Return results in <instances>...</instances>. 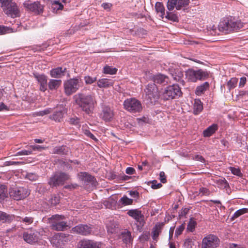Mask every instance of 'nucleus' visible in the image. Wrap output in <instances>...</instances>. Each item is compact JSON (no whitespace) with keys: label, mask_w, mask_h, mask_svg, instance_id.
Here are the masks:
<instances>
[{"label":"nucleus","mask_w":248,"mask_h":248,"mask_svg":"<svg viewBox=\"0 0 248 248\" xmlns=\"http://www.w3.org/2000/svg\"><path fill=\"white\" fill-rule=\"evenodd\" d=\"M77 104L87 114L93 113L97 102L95 96L92 94L79 93L75 95Z\"/></svg>","instance_id":"1"},{"label":"nucleus","mask_w":248,"mask_h":248,"mask_svg":"<svg viewBox=\"0 0 248 248\" xmlns=\"http://www.w3.org/2000/svg\"><path fill=\"white\" fill-rule=\"evenodd\" d=\"M30 194L29 189L23 187H19L8 192L7 186L1 185V200L8 198L9 196L15 200H21L28 197Z\"/></svg>","instance_id":"2"},{"label":"nucleus","mask_w":248,"mask_h":248,"mask_svg":"<svg viewBox=\"0 0 248 248\" xmlns=\"http://www.w3.org/2000/svg\"><path fill=\"white\" fill-rule=\"evenodd\" d=\"M243 27V23L239 20L226 18L219 22L218 30L219 31L227 34L232 31L239 30Z\"/></svg>","instance_id":"3"},{"label":"nucleus","mask_w":248,"mask_h":248,"mask_svg":"<svg viewBox=\"0 0 248 248\" xmlns=\"http://www.w3.org/2000/svg\"><path fill=\"white\" fill-rule=\"evenodd\" d=\"M1 7L6 15L12 18H16L20 16L19 7L13 0H1Z\"/></svg>","instance_id":"4"},{"label":"nucleus","mask_w":248,"mask_h":248,"mask_svg":"<svg viewBox=\"0 0 248 248\" xmlns=\"http://www.w3.org/2000/svg\"><path fill=\"white\" fill-rule=\"evenodd\" d=\"M70 178V176L67 173L62 171L56 172L49 178L48 184L51 187H57L64 185Z\"/></svg>","instance_id":"5"},{"label":"nucleus","mask_w":248,"mask_h":248,"mask_svg":"<svg viewBox=\"0 0 248 248\" xmlns=\"http://www.w3.org/2000/svg\"><path fill=\"white\" fill-rule=\"evenodd\" d=\"M65 217L62 215H55L49 218L51 221V229L57 231H63L70 228L66 222L62 221Z\"/></svg>","instance_id":"6"},{"label":"nucleus","mask_w":248,"mask_h":248,"mask_svg":"<svg viewBox=\"0 0 248 248\" xmlns=\"http://www.w3.org/2000/svg\"><path fill=\"white\" fill-rule=\"evenodd\" d=\"M185 75L188 81L192 82H196L198 80H204L209 76L207 72L202 69L195 70L193 69H188L186 71Z\"/></svg>","instance_id":"7"},{"label":"nucleus","mask_w":248,"mask_h":248,"mask_svg":"<svg viewBox=\"0 0 248 248\" xmlns=\"http://www.w3.org/2000/svg\"><path fill=\"white\" fill-rule=\"evenodd\" d=\"M182 94L180 87L177 84H173L165 89L162 96L165 100H170L179 97Z\"/></svg>","instance_id":"8"},{"label":"nucleus","mask_w":248,"mask_h":248,"mask_svg":"<svg viewBox=\"0 0 248 248\" xmlns=\"http://www.w3.org/2000/svg\"><path fill=\"white\" fill-rule=\"evenodd\" d=\"M124 106L126 110L133 113L140 112L142 109L140 102L133 98L125 100L124 102Z\"/></svg>","instance_id":"9"},{"label":"nucleus","mask_w":248,"mask_h":248,"mask_svg":"<svg viewBox=\"0 0 248 248\" xmlns=\"http://www.w3.org/2000/svg\"><path fill=\"white\" fill-rule=\"evenodd\" d=\"M80 81L78 78H73L65 81L63 85L65 94L70 95L76 93L80 86Z\"/></svg>","instance_id":"10"},{"label":"nucleus","mask_w":248,"mask_h":248,"mask_svg":"<svg viewBox=\"0 0 248 248\" xmlns=\"http://www.w3.org/2000/svg\"><path fill=\"white\" fill-rule=\"evenodd\" d=\"M220 243L219 239L214 234H208L204 237L202 242V248H216Z\"/></svg>","instance_id":"11"},{"label":"nucleus","mask_w":248,"mask_h":248,"mask_svg":"<svg viewBox=\"0 0 248 248\" xmlns=\"http://www.w3.org/2000/svg\"><path fill=\"white\" fill-rule=\"evenodd\" d=\"M145 92L147 99L152 104L155 103L158 98L157 88L155 83H149Z\"/></svg>","instance_id":"12"},{"label":"nucleus","mask_w":248,"mask_h":248,"mask_svg":"<svg viewBox=\"0 0 248 248\" xmlns=\"http://www.w3.org/2000/svg\"><path fill=\"white\" fill-rule=\"evenodd\" d=\"M90 224H80L71 229V232L86 236L91 234L93 228Z\"/></svg>","instance_id":"13"},{"label":"nucleus","mask_w":248,"mask_h":248,"mask_svg":"<svg viewBox=\"0 0 248 248\" xmlns=\"http://www.w3.org/2000/svg\"><path fill=\"white\" fill-rule=\"evenodd\" d=\"M39 236V232L36 231H29L23 233V239L27 243L33 244L36 243Z\"/></svg>","instance_id":"14"},{"label":"nucleus","mask_w":248,"mask_h":248,"mask_svg":"<svg viewBox=\"0 0 248 248\" xmlns=\"http://www.w3.org/2000/svg\"><path fill=\"white\" fill-rule=\"evenodd\" d=\"M23 5L28 10L36 14H39L43 12V7L38 1L32 2L31 1H26Z\"/></svg>","instance_id":"15"},{"label":"nucleus","mask_w":248,"mask_h":248,"mask_svg":"<svg viewBox=\"0 0 248 248\" xmlns=\"http://www.w3.org/2000/svg\"><path fill=\"white\" fill-rule=\"evenodd\" d=\"M100 116L105 122H109L113 118V110L108 106L103 105Z\"/></svg>","instance_id":"16"},{"label":"nucleus","mask_w":248,"mask_h":248,"mask_svg":"<svg viewBox=\"0 0 248 248\" xmlns=\"http://www.w3.org/2000/svg\"><path fill=\"white\" fill-rule=\"evenodd\" d=\"M79 179L85 184H91L93 186H96L97 182L95 178L86 172H80L78 174Z\"/></svg>","instance_id":"17"},{"label":"nucleus","mask_w":248,"mask_h":248,"mask_svg":"<svg viewBox=\"0 0 248 248\" xmlns=\"http://www.w3.org/2000/svg\"><path fill=\"white\" fill-rule=\"evenodd\" d=\"M34 77L36 79L40 84V90L45 92L47 90L48 84L47 77L44 74H33Z\"/></svg>","instance_id":"18"},{"label":"nucleus","mask_w":248,"mask_h":248,"mask_svg":"<svg viewBox=\"0 0 248 248\" xmlns=\"http://www.w3.org/2000/svg\"><path fill=\"white\" fill-rule=\"evenodd\" d=\"M151 78L155 84L156 83L162 85H166L170 82L169 78L160 73L152 76Z\"/></svg>","instance_id":"19"},{"label":"nucleus","mask_w":248,"mask_h":248,"mask_svg":"<svg viewBox=\"0 0 248 248\" xmlns=\"http://www.w3.org/2000/svg\"><path fill=\"white\" fill-rule=\"evenodd\" d=\"M127 214L134 218L137 222H139L140 225H143L144 223L142 218L143 217V216L142 215L141 211L138 209L129 210L127 212Z\"/></svg>","instance_id":"20"},{"label":"nucleus","mask_w":248,"mask_h":248,"mask_svg":"<svg viewBox=\"0 0 248 248\" xmlns=\"http://www.w3.org/2000/svg\"><path fill=\"white\" fill-rule=\"evenodd\" d=\"M171 76L173 79L176 81L179 82L183 86L185 84V81L183 79V72L179 69H174L171 71Z\"/></svg>","instance_id":"21"},{"label":"nucleus","mask_w":248,"mask_h":248,"mask_svg":"<svg viewBox=\"0 0 248 248\" xmlns=\"http://www.w3.org/2000/svg\"><path fill=\"white\" fill-rule=\"evenodd\" d=\"M66 72V68H62L61 67H58L51 70L50 75L52 78H59L64 76Z\"/></svg>","instance_id":"22"},{"label":"nucleus","mask_w":248,"mask_h":248,"mask_svg":"<svg viewBox=\"0 0 248 248\" xmlns=\"http://www.w3.org/2000/svg\"><path fill=\"white\" fill-rule=\"evenodd\" d=\"M69 152V148L65 145L56 146L53 149V154H59L61 155H67Z\"/></svg>","instance_id":"23"},{"label":"nucleus","mask_w":248,"mask_h":248,"mask_svg":"<svg viewBox=\"0 0 248 248\" xmlns=\"http://www.w3.org/2000/svg\"><path fill=\"white\" fill-rule=\"evenodd\" d=\"M64 112L63 110L55 111L53 114L49 116V119L56 122H61L63 117Z\"/></svg>","instance_id":"24"},{"label":"nucleus","mask_w":248,"mask_h":248,"mask_svg":"<svg viewBox=\"0 0 248 248\" xmlns=\"http://www.w3.org/2000/svg\"><path fill=\"white\" fill-rule=\"evenodd\" d=\"M78 248H99L94 242L89 240L81 241L78 244Z\"/></svg>","instance_id":"25"},{"label":"nucleus","mask_w":248,"mask_h":248,"mask_svg":"<svg viewBox=\"0 0 248 248\" xmlns=\"http://www.w3.org/2000/svg\"><path fill=\"white\" fill-rule=\"evenodd\" d=\"M114 82L112 80L107 78H102L98 80L97 86L99 88H108L113 86Z\"/></svg>","instance_id":"26"},{"label":"nucleus","mask_w":248,"mask_h":248,"mask_svg":"<svg viewBox=\"0 0 248 248\" xmlns=\"http://www.w3.org/2000/svg\"><path fill=\"white\" fill-rule=\"evenodd\" d=\"M61 79H50L48 83V87L50 90H55L59 88L62 84Z\"/></svg>","instance_id":"27"},{"label":"nucleus","mask_w":248,"mask_h":248,"mask_svg":"<svg viewBox=\"0 0 248 248\" xmlns=\"http://www.w3.org/2000/svg\"><path fill=\"white\" fill-rule=\"evenodd\" d=\"M164 225V223H159L155 224V226L153 229V239L154 240H155L156 238L158 236L160 233L161 232V230L162 229L163 226Z\"/></svg>","instance_id":"28"},{"label":"nucleus","mask_w":248,"mask_h":248,"mask_svg":"<svg viewBox=\"0 0 248 248\" xmlns=\"http://www.w3.org/2000/svg\"><path fill=\"white\" fill-rule=\"evenodd\" d=\"M217 129V125L216 124H213L212 125L209 126L203 132V135L204 137H210L213 134Z\"/></svg>","instance_id":"29"},{"label":"nucleus","mask_w":248,"mask_h":248,"mask_svg":"<svg viewBox=\"0 0 248 248\" xmlns=\"http://www.w3.org/2000/svg\"><path fill=\"white\" fill-rule=\"evenodd\" d=\"M72 162V160H71L67 161L64 159H61L59 160V164L62 169L66 171L72 169V167L70 164V163Z\"/></svg>","instance_id":"30"},{"label":"nucleus","mask_w":248,"mask_h":248,"mask_svg":"<svg viewBox=\"0 0 248 248\" xmlns=\"http://www.w3.org/2000/svg\"><path fill=\"white\" fill-rule=\"evenodd\" d=\"M203 109L202 103L200 99H195L193 105V113L195 115L199 114Z\"/></svg>","instance_id":"31"},{"label":"nucleus","mask_w":248,"mask_h":248,"mask_svg":"<svg viewBox=\"0 0 248 248\" xmlns=\"http://www.w3.org/2000/svg\"><path fill=\"white\" fill-rule=\"evenodd\" d=\"M209 87V83L208 82H205L200 86L197 87L195 93L197 95H201L204 93L205 91H206Z\"/></svg>","instance_id":"32"},{"label":"nucleus","mask_w":248,"mask_h":248,"mask_svg":"<svg viewBox=\"0 0 248 248\" xmlns=\"http://www.w3.org/2000/svg\"><path fill=\"white\" fill-rule=\"evenodd\" d=\"M14 218V216L1 212V221L3 223H10Z\"/></svg>","instance_id":"33"},{"label":"nucleus","mask_w":248,"mask_h":248,"mask_svg":"<svg viewBox=\"0 0 248 248\" xmlns=\"http://www.w3.org/2000/svg\"><path fill=\"white\" fill-rule=\"evenodd\" d=\"M155 9L157 13H160V16L163 18L165 15L163 4L161 2H157L155 4Z\"/></svg>","instance_id":"34"},{"label":"nucleus","mask_w":248,"mask_h":248,"mask_svg":"<svg viewBox=\"0 0 248 248\" xmlns=\"http://www.w3.org/2000/svg\"><path fill=\"white\" fill-rule=\"evenodd\" d=\"M216 184L220 188H226L229 186V183L224 178H220L216 180Z\"/></svg>","instance_id":"35"},{"label":"nucleus","mask_w":248,"mask_h":248,"mask_svg":"<svg viewBox=\"0 0 248 248\" xmlns=\"http://www.w3.org/2000/svg\"><path fill=\"white\" fill-rule=\"evenodd\" d=\"M103 73L105 74L114 75L117 72V69L112 66L106 65L103 68Z\"/></svg>","instance_id":"36"},{"label":"nucleus","mask_w":248,"mask_h":248,"mask_svg":"<svg viewBox=\"0 0 248 248\" xmlns=\"http://www.w3.org/2000/svg\"><path fill=\"white\" fill-rule=\"evenodd\" d=\"M16 220L18 221L22 222L26 225H30L33 222L34 219L33 217H17Z\"/></svg>","instance_id":"37"},{"label":"nucleus","mask_w":248,"mask_h":248,"mask_svg":"<svg viewBox=\"0 0 248 248\" xmlns=\"http://www.w3.org/2000/svg\"><path fill=\"white\" fill-rule=\"evenodd\" d=\"M247 213H248V208H244L240 209L236 211L234 213V214L232 216L231 219L232 220H234L235 218H238L241 215H242L244 214Z\"/></svg>","instance_id":"38"},{"label":"nucleus","mask_w":248,"mask_h":248,"mask_svg":"<svg viewBox=\"0 0 248 248\" xmlns=\"http://www.w3.org/2000/svg\"><path fill=\"white\" fill-rule=\"evenodd\" d=\"M165 17L169 20L172 22H178L179 21L178 17L177 15L172 12H167L166 15Z\"/></svg>","instance_id":"39"},{"label":"nucleus","mask_w":248,"mask_h":248,"mask_svg":"<svg viewBox=\"0 0 248 248\" xmlns=\"http://www.w3.org/2000/svg\"><path fill=\"white\" fill-rule=\"evenodd\" d=\"M133 200L128 198L127 196H124L119 200V202L123 205H128L132 204Z\"/></svg>","instance_id":"40"},{"label":"nucleus","mask_w":248,"mask_h":248,"mask_svg":"<svg viewBox=\"0 0 248 248\" xmlns=\"http://www.w3.org/2000/svg\"><path fill=\"white\" fill-rule=\"evenodd\" d=\"M178 0H168L167 7L169 11H172L175 7L177 9Z\"/></svg>","instance_id":"41"},{"label":"nucleus","mask_w":248,"mask_h":248,"mask_svg":"<svg viewBox=\"0 0 248 248\" xmlns=\"http://www.w3.org/2000/svg\"><path fill=\"white\" fill-rule=\"evenodd\" d=\"M197 225L196 221L193 218H191L187 224V231L193 232L195 230V227Z\"/></svg>","instance_id":"42"},{"label":"nucleus","mask_w":248,"mask_h":248,"mask_svg":"<svg viewBox=\"0 0 248 248\" xmlns=\"http://www.w3.org/2000/svg\"><path fill=\"white\" fill-rule=\"evenodd\" d=\"M189 0H178L177 10H180L183 7H186L188 5Z\"/></svg>","instance_id":"43"},{"label":"nucleus","mask_w":248,"mask_h":248,"mask_svg":"<svg viewBox=\"0 0 248 248\" xmlns=\"http://www.w3.org/2000/svg\"><path fill=\"white\" fill-rule=\"evenodd\" d=\"M122 239L123 241L125 243L127 244L130 243L131 241L132 238L131 233L130 232L127 231L122 233Z\"/></svg>","instance_id":"44"},{"label":"nucleus","mask_w":248,"mask_h":248,"mask_svg":"<svg viewBox=\"0 0 248 248\" xmlns=\"http://www.w3.org/2000/svg\"><path fill=\"white\" fill-rule=\"evenodd\" d=\"M108 232L110 233H113L116 231V225L114 222L110 221L107 225Z\"/></svg>","instance_id":"45"},{"label":"nucleus","mask_w":248,"mask_h":248,"mask_svg":"<svg viewBox=\"0 0 248 248\" xmlns=\"http://www.w3.org/2000/svg\"><path fill=\"white\" fill-rule=\"evenodd\" d=\"M237 83V79L236 78H232L227 83L228 89L230 90L234 88Z\"/></svg>","instance_id":"46"},{"label":"nucleus","mask_w":248,"mask_h":248,"mask_svg":"<svg viewBox=\"0 0 248 248\" xmlns=\"http://www.w3.org/2000/svg\"><path fill=\"white\" fill-rule=\"evenodd\" d=\"M229 169L233 174L239 177L242 176V173H241V170L239 168L230 167H229Z\"/></svg>","instance_id":"47"},{"label":"nucleus","mask_w":248,"mask_h":248,"mask_svg":"<svg viewBox=\"0 0 248 248\" xmlns=\"http://www.w3.org/2000/svg\"><path fill=\"white\" fill-rule=\"evenodd\" d=\"M25 177L30 181H35L38 179V176L34 173H27Z\"/></svg>","instance_id":"48"},{"label":"nucleus","mask_w":248,"mask_h":248,"mask_svg":"<svg viewBox=\"0 0 248 248\" xmlns=\"http://www.w3.org/2000/svg\"><path fill=\"white\" fill-rule=\"evenodd\" d=\"M194 245V241L192 239L188 238L185 240L184 246L186 248H191Z\"/></svg>","instance_id":"49"},{"label":"nucleus","mask_w":248,"mask_h":248,"mask_svg":"<svg viewBox=\"0 0 248 248\" xmlns=\"http://www.w3.org/2000/svg\"><path fill=\"white\" fill-rule=\"evenodd\" d=\"M51 203L53 205H56L60 202V197L56 195L52 196L50 200Z\"/></svg>","instance_id":"50"},{"label":"nucleus","mask_w":248,"mask_h":248,"mask_svg":"<svg viewBox=\"0 0 248 248\" xmlns=\"http://www.w3.org/2000/svg\"><path fill=\"white\" fill-rule=\"evenodd\" d=\"M69 122L71 124L77 125L79 124L80 121L77 117L74 116L69 118Z\"/></svg>","instance_id":"51"},{"label":"nucleus","mask_w":248,"mask_h":248,"mask_svg":"<svg viewBox=\"0 0 248 248\" xmlns=\"http://www.w3.org/2000/svg\"><path fill=\"white\" fill-rule=\"evenodd\" d=\"M13 32V29L11 28L1 26V34Z\"/></svg>","instance_id":"52"},{"label":"nucleus","mask_w":248,"mask_h":248,"mask_svg":"<svg viewBox=\"0 0 248 248\" xmlns=\"http://www.w3.org/2000/svg\"><path fill=\"white\" fill-rule=\"evenodd\" d=\"M85 83L87 84H91L96 80V78H92L90 76H86L84 78Z\"/></svg>","instance_id":"53"},{"label":"nucleus","mask_w":248,"mask_h":248,"mask_svg":"<svg viewBox=\"0 0 248 248\" xmlns=\"http://www.w3.org/2000/svg\"><path fill=\"white\" fill-rule=\"evenodd\" d=\"M185 229V225L184 224H181L179 226L178 228H176L175 232V235L178 236L180 235Z\"/></svg>","instance_id":"54"},{"label":"nucleus","mask_w":248,"mask_h":248,"mask_svg":"<svg viewBox=\"0 0 248 248\" xmlns=\"http://www.w3.org/2000/svg\"><path fill=\"white\" fill-rule=\"evenodd\" d=\"M53 5V6H55L54 8H57L58 10H62L63 8V5L61 3H60L58 0L54 1Z\"/></svg>","instance_id":"55"},{"label":"nucleus","mask_w":248,"mask_h":248,"mask_svg":"<svg viewBox=\"0 0 248 248\" xmlns=\"http://www.w3.org/2000/svg\"><path fill=\"white\" fill-rule=\"evenodd\" d=\"M51 112V108H47L44 110L40 111L36 113L37 116H43L45 115L50 113Z\"/></svg>","instance_id":"56"},{"label":"nucleus","mask_w":248,"mask_h":248,"mask_svg":"<svg viewBox=\"0 0 248 248\" xmlns=\"http://www.w3.org/2000/svg\"><path fill=\"white\" fill-rule=\"evenodd\" d=\"M32 153V150L31 149L30 150H23L21 151L18 152L17 153V155H31Z\"/></svg>","instance_id":"57"},{"label":"nucleus","mask_w":248,"mask_h":248,"mask_svg":"<svg viewBox=\"0 0 248 248\" xmlns=\"http://www.w3.org/2000/svg\"><path fill=\"white\" fill-rule=\"evenodd\" d=\"M84 134L85 135L90 137L94 141L97 140V139L96 138V137L89 130H85Z\"/></svg>","instance_id":"58"},{"label":"nucleus","mask_w":248,"mask_h":248,"mask_svg":"<svg viewBox=\"0 0 248 248\" xmlns=\"http://www.w3.org/2000/svg\"><path fill=\"white\" fill-rule=\"evenodd\" d=\"M162 186V185L161 184L157 183V181L156 180H154L152 182L151 187L153 189H157L160 188Z\"/></svg>","instance_id":"59"},{"label":"nucleus","mask_w":248,"mask_h":248,"mask_svg":"<svg viewBox=\"0 0 248 248\" xmlns=\"http://www.w3.org/2000/svg\"><path fill=\"white\" fill-rule=\"evenodd\" d=\"M101 6L104 9L109 11L111 7L112 6V4L110 3H103Z\"/></svg>","instance_id":"60"},{"label":"nucleus","mask_w":248,"mask_h":248,"mask_svg":"<svg viewBox=\"0 0 248 248\" xmlns=\"http://www.w3.org/2000/svg\"><path fill=\"white\" fill-rule=\"evenodd\" d=\"M30 148H31V150L32 151H42V150L45 149V147H42L40 145H34V146H31Z\"/></svg>","instance_id":"61"},{"label":"nucleus","mask_w":248,"mask_h":248,"mask_svg":"<svg viewBox=\"0 0 248 248\" xmlns=\"http://www.w3.org/2000/svg\"><path fill=\"white\" fill-rule=\"evenodd\" d=\"M160 180L162 183H165L166 182V179L165 175V173L163 171H161L159 173Z\"/></svg>","instance_id":"62"},{"label":"nucleus","mask_w":248,"mask_h":248,"mask_svg":"<svg viewBox=\"0 0 248 248\" xmlns=\"http://www.w3.org/2000/svg\"><path fill=\"white\" fill-rule=\"evenodd\" d=\"M129 195L135 198H138L139 197V193L137 191H130Z\"/></svg>","instance_id":"63"},{"label":"nucleus","mask_w":248,"mask_h":248,"mask_svg":"<svg viewBox=\"0 0 248 248\" xmlns=\"http://www.w3.org/2000/svg\"><path fill=\"white\" fill-rule=\"evenodd\" d=\"M126 173L128 174H133L135 171V169L132 167H128L126 169Z\"/></svg>","instance_id":"64"}]
</instances>
